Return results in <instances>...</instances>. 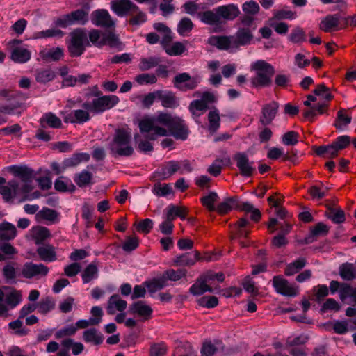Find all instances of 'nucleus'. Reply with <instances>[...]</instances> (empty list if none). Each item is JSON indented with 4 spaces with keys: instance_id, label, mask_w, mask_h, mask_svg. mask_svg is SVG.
Returning a JSON list of instances; mask_svg holds the SVG:
<instances>
[{
    "instance_id": "a211bd4d",
    "label": "nucleus",
    "mask_w": 356,
    "mask_h": 356,
    "mask_svg": "<svg viewBox=\"0 0 356 356\" xmlns=\"http://www.w3.org/2000/svg\"><path fill=\"white\" fill-rule=\"evenodd\" d=\"M10 172L23 182H32L35 178V171L26 165H11Z\"/></svg>"
},
{
    "instance_id": "49530a36",
    "label": "nucleus",
    "mask_w": 356,
    "mask_h": 356,
    "mask_svg": "<svg viewBox=\"0 0 356 356\" xmlns=\"http://www.w3.org/2000/svg\"><path fill=\"white\" fill-rule=\"evenodd\" d=\"M339 275L344 280H353L356 278V269L353 264L344 263L339 268Z\"/></svg>"
},
{
    "instance_id": "412c9836",
    "label": "nucleus",
    "mask_w": 356,
    "mask_h": 356,
    "mask_svg": "<svg viewBox=\"0 0 356 356\" xmlns=\"http://www.w3.org/2000/svg\"><path fill=\"white\" fill-rule=\"evenodd\" d=\"M312 148L315 155L323 159H334L339 155L332 143L329 145H314Z\"/></svg>"
},
{
    "instance_id": "6ab92c4d",
    "label": "nucleus",
    "mask_w": 356,
    "mask_h": 356,
    "mask_svg": "<svg viewBox=\"0 0 356 356\" xmlns=\"http://www.w3.org/2000/svg\"><path fill=\"white\" fill-rule=\"evenodd\" d=\"M130 312L142 317L144 321L149 320L152 316L153 309L145 302L138 300L132 303L129 307Z\"/></svg>"
},
{
    "instance_id": "cd10ccee",
    "label": "nucleus",
    "mask_w": 356,
    "mask_h": 356,
    "mask_svg": "<svg viewBox=\"0 0 356 356\" xmlns=\"http://www.w3.org/2000/svg\"><path fill=\"white\" fill-rule=\"evenodd\" d=\"M206 292L213 293V289L209 284H207L199 276L189 288V293L193 296H197L203 295Z\"/></svg>"
},
{
    "instance_id": "473e14b6",
    "label": "nucleus",
    "mask_w": 356,
    "mask_h": 356,
    "mask_svg": "<svg viewBox=\"0 0 356 356\" xmlns=\"http://www.w3.org/2000/svg\"><path fill=\"white\" fill-rule=\"evenodd\" d=\"M197 17L201 22L207 25H219L222 24L220 21L218 12L213 10H206L197 13Z\"/></svg>"
},
{
    "instance_id": "f3484780",
    "label": "nucleus",
    "mask_w": 356,
    "mask_h": 356,
    "mask_svg": "<svg viewBox=\"0 0 356 356\" xmlns=\"http://www.w3.org/2000/svg\"><path fill=\"white\" fill-rule=\"evenodd\" d=\"M203 258L201 257L200 252L195 250L193 252H186L177 256L174 259V265L176 266H191L195 264L197 261H202Z\"/></svg>"
},
{
    "instance_id": "de8ad7c7",
    "label": "nucleus",
    "mask_w": 356,
    "mask_h": 356,
    "mask_svg": "<svg viewBox=\"0 0 356 356\" xmlns=\"http://www.w3.org/2000/svg\"><path fill=\"white\" fill-rule=\"evenodd\" d=\"M97 277L98 268L94 262L88 265L81 274L82 280L84 284L91 282L92 280L97 278Z\"/></svg>"
},
{
    "instance_id": "0eeeda50",
    "label": "nucleus",
    "mask_w": 356,
    "mask_h": 356,
    "mask_svg": "<svg viewBox=\"0 0 356 356\" xmlns=\"http://www.w3.org/2000/svg\"><path fill=\"white\" fill-rule=\"evenodd\" d=\"M172 83L174 86L180 91L186 92L196 88L200 83V79L197 76H191L187 72H182L174 77Z\"/></svg>"
},
{
    "instance_id": "f8f14e48",
    "label": "nucleus",
    "mask_w": 356,
    "mask_h": 356,
    "mask_svg": "<svg viewBox=\"0 0 356 356\" xmlns=\"http://www.w3.org/2000/svg\"><path fill=\"white\" fill-rule=\"evenodd\" d=\"M214 11L218 12L220 21H222V19L224 21H233L241 14L238 6L234 3L218 6L214 8Z\"/></svg>"
},
{
    "instance_id": "e433bc0d",
    "label": "nucleus",
    "mask_w": 356,
    "mask_h": 356,
    "mask_svg": "<svg viewBox=\"0 0 356 356\" xmlns=\"http://www.w3.org/2000/svg\"><path fill=\"white\" fill-rule=\"evenodd\" d=\"M306 264L307 261L304 257H300L296 259L293 262L286 265L284 269V275L286 276H291L296 274L305 266Z\"/></svg>"
},
{
    "instance_id": "8fccbe9b",
    "label": "nucleus",
    "mask_w": 356,
    "mask_h": 356,
    "mask_svg": "<svg viewBox=\"0 0 356 356\" xmlns=\"http://www.w3.org/2000/svg\"><path fill=\"white\" fill-rule=\"evenodd\" d=\"M198 306L207 309H213L219 304L218 298L214 296H203L196 300Z\"/></svg>"
},
{
    "instance_id": "5fc2aeb1",
    "label": "nucleus",
    "mask_w": 356,
    "mask_h": 356,
    "mask_svg": "<svg viewBox=\"0 0 356 356\" xmlns=\"http://www.w3.org/2000/svg\"><path fill=\"white\" fill-rule=\"evenodd\" d=\"M288 38L290 42L294 44L302 43L307 41L305 31L300 26L294 28L289 35Z\"/></svg>"
},
{
    "instance_id": "a19ab883",
    "label": "nucleus",
    "mask_w": 356,
    "mask_h": 356,
    "mask_svg": "<svg viewBox=\"0 0 356 356\" xmlns=\"http://www.w3.org/2000/svg\"><path fill=\"white\" fill-rule=\"evenodd\" d=\"M209 127L208 130L213 134L218 131L220 126V118L218 110L214 107L213 111L208 113Z\"/></svg>"
},
{
    "instance_id": "13d9d810",
    "label": "nucleus",
    "mask_w": 356,
    "mask_h": 356,
    "mask_svg": "<svg viewBox=\"0 0 356 356\" xmlns=\"http://www.w3.org/2000/svg\"><path fill=\"white\" fill-rule=\"evenodd\" d=\"M330 213L327 218L334 224H341L346 221V215L341 209L329 207Z\"/></svg>"
},
{
    "instance_id": "37998d69",
    "label": "nucleus",
    "mask_w": 356,
    "mask_h": 356,
    "mask_svg": "<svg viewBox=\"0 0 356 356\" xmlns=\"http://www.w3.org/2000/svg\"><path fill=\"white\" fill-rule=\"evenodd\" d=\"M65 33L60 29H49L45 31H37L33 34L34 39L58 38H61Z\"/></svg>"
},
{
    "instance_id": "dca6fc26",
    "label": "nucleus",
    "mask_w": 356,
    "mask_h": 356,
    "mask_svg": "<svg viewBox=\"0 0 356 356\" xmlns=\"http://www.w3.org/2000/svg\"><path fill=\"white\" fill-rule=\"evenodd\" d=\"M278 108L279 104L275 101L265 104L261 109L262 115L259 120L261 124L264 126L270 124L276 117Z\"/></svg>"
},
{
    "instance_id": "c85d7f7f",
    "label": "nucleus",
    "mask_w": 356,
    "mask_h": 356,
    "mask_svg": "<svg viewBox=\"0 0 356 356\" xmlns=\"http://www.w3.org/2000/svg\"><path fill=\"white\" fill-rule=\"evenodd\" d=\"M39 122L42 128H46L47 126L54 129H60L62 127L61 120L51 112L45 113L40 119Z\"/></svg>"
},
{
    "instance_id": "393cba45",
    "label": "nucleus",
    "mask_w": 356,
    "mask_h": 356,
    "mask_svg": "<svg viewBox=\"0 0 356 356\" xmlns=\"http://www.w3.org/2000/svg\"><path fill=\"white\" fill-rule=\"evenodd\" d=\"M339 24V15L338 14L328 15L323 19L319 24V29L325 33H330L337 30Z\"/></svg>"
},
{
    "instance_id": "9b49d317",
    "label": "nucleus",
    "mask_w": 356,
    "mask_h": 356,
    "mask_svg": "<svg viewBox=\"0 0 356 356\" xmlns=\"http://www.w3.org/2000/svg\"><path fill=\"white\" fill-rule=\"evenodd\" d=\"M49 273V268L43 264H36L31 261L26 262L22 270L24 277L31 279L33 277L40 275L46 276Z\"/></svg>"
},
{
    "instance_id": "c756f323",
    "label": "nucleus",
    "mask_w": 356,
    "mask_h": 356,
    "mask_svg": "<svg viewBox=\"0 0 356 356\" xmlns=\"http://www.w3.org/2000/svg\"><path fill=\"white\" fill-rule=\"evenodd\" d=\"M17 229L15 225L9 222L0 223V241H10L15 238Z\"/></svg>"
},
{
    "instance_id": "0e129e2a",
    "label": "nucleus",
    "mask_w": 356,
    "mask_h": 356,
    "mask_svg": "<svg viewBox=\"0 0 356 356\" xmlns=\"http://www.w3.org/2000/svg\"><path fill=\"white\" fill-rule=\"evenodd\" d=\"M102 33L97 29H92L88 32V38L90 44L98 48L102 47Z\"/></svg>"
},
{
    "instance_id": "680f3d73",
    "label": "nucleus",
    "mask_w": 356,
    "mask_h": 356,
    "mask_svg": "<svg viewBox=\"0 0 356 356\" xmlns=\"http://www.w3.org/2000/svg\"><path fill=\"white\" fill-rule=\"evenodd\" d=\"M218 352V348L210 339H207L202 343L200 356H213Z\"/></svg>"
},
{
    "instance_id": "2eb2a0df",
    "label": "nucleus",
    "mask_w": 356,
    "mask_h": 356,
    "mask_svg": "<svg viewBox=\"0 0 356 356\" xmlns=\"http://www.w3.org/2000/svg\"><path fill=\"white\" fill-rule=\"evenodd\" d=\"M91 22L93 24L102 27H111L114 22L107 10L97 9L91 13Z\"/></svg>"
},
{
    "instance_id": "c9c22d12",
    "label": "nucleus",
    "mask_w": 356,
    "mask_h": 356,
    "mask_svg": "<svg viewBox=\"0 0 356 356\" xmlns=\"http://www.w3.org/2000/svg\"><path fill=\"white\" fill-rule=\"evenodd\" d=\"M240 211H245V214L250 213V220L257 223L261 219V213L259 209L254 208L253 204L249 202H242Z\"/></svg>"
},
{
    "instance_id": "3c124183",
    "label": "nucleus",
    "mask_w": 356,
    "mask_h": 356,
    "mask_svg": "<svg viewBox=\"0 0 356 356\" xmlns=\"http://www.w3.org/2000/svg\"><path fill=\"white\" fill-rule=\"evenodd\" d=\"M346 110L340 108L337 114V118L334 126L337 129H342L343 126H347L350 124L352 118L346 114Z\"/></svg>"
},
{
    "instance_id": "20e7f679",
    "label": "nucleus",
    "mask_w": 356,
    "mask_h": 356,
    "mask_svg": "<svg viewBox=\"0 0 356 356\" xmlns=\"http://www.w3.org/2000/svg\"><path fill=\"white\" fill-rule=\"evenodd\" d=\"M66 45L71 58L81 56L86 48L91 46L86 29L76 28L71 31L69 33V39L66 40Z\"/></svg>"
},
{
    "instance_id": "f704fd0d",
    "label": "nucleus",
    "mask_w": 356,
    "mask_h": 356,
    "mask_svg": "<svg viewBox=\"0 0 356 356\" xmlns=\"http://www.w3.org/2000/svg\"><path fill=\"white\" fill-rule=\"evenodd\" d=\"M187 275V270L185 268H179L177 270H175L172 268L168 269L165 270L161 277L166 284L167 281H179L181 278L185 277Z\"/></svg>"
},
{
    "instance_id": "6e6552de",
    "label": "nucleus",
    "mask_w": 356,
    "mask_h": 356,
    "mask_svg": "<svg viewBox=\"0 0 356 356\" xmlns=\"http://www.w3.org/2000/svg\"><path fill=\"white\" fill-rule=\"evenodd\" d=\"M111 9L118 17L131 15L132 11H137L138 6L131 0H112Z\"/></svg>"
},
{
    "instance_id": "79ce46f5",
    "label": "nucleus",
    "mask_w": 356,
    "mask_h": 356,
    "mask_svg": "<svg viewBox=\"0 0 356 356\" xmlns=\"http://www.w3.org/2000/svg\"><path fill=\"white\" fill-rule=\"evenodd\" d=\"M73 179L79 187L83 188L92 184V174L86 170H83L79 173L75 174Z\"/></svg>"
},
{
    "instance_id": "e2e57ef3",
    "label": "nucleus",
    "mask_w": 356,
    "mask_h": 356,
    "mask_svg": "<svg viewBox=\"0 0 356 356\" xmlns=\"http://www.w3.org/2000/svg\"><path fill=\"white\" fill-rule=\"evenodd\" d=\"M329 227L322 222L316 223L310 229L309 232L317 239L319 236H325L329 233Z\"/></svg>"
},
{
    "instance_id": "4d7b16f0",
    "label": "nucleus",
    "mask_w": 356,
    "mask_h": 356,
    "mask_svg": "<svg viewBox=\"0 0 356 356\" xmlns=\"http://www.w3.org/2000/svg\"><path fill=\"white\" fill-rule=\"evenodd\" d=\"M61 346L66 348H72V352L74 355L81 354L84 350V346L81 342H74L70 338L62 340Z\"/></svg>"
},
{
    "instance_id": "aec40b11",
    "label": "nucleus",
    "mask_w": 356,
    "mask_h": 356,
    "mask_svg": "<svg viewBox=\"0 0 356 356\" xmlns=\"http://www.w3.org/2000/svg\"><path fill=\"white\" fill-rule=\"evenodd\" d=\"M329 104L326 102L318 103L312 106V109H304L302 111V116L305 120L313 122L316 120L318 114H327Z\"/></svg>"
},
{
    "instance_id": "4be33fe9",
    "label": "nucleus",
    "mask_w": 356,
    "mask_h": 356,
    "mask_svg": "<svg viewBox=\"0 0 356 356\" xmlns=\"http://www.w3.org/2000/svg\"><path fill=\"white\" fill-rule=\"evenodd\" d=\"M180 169V164L177 161H170L164 166L156 171L157 177L161 180L169 179Z\"/></svg>"
},
{
    "instance_id": "6e6d98bb",
    "label": "nucleus",
    "mask_w": 356,
    "mask_h": 356,
    "mask_svg": "<svg viewBox=\"0 0 356 356\" xmlns=\"http://www.w3.org/2000/svg\"><path fill=\"white\" fill-rule=\"evenodd\" d=\"M55 307V302L52 298L46 297L40 300L37 304L38 312L42 314H47Z\"/></svg>"
},
{
    "instance_id": "a18cd8bd",
    "label": "nucleus",
    "mask_w": 356,
    "mask_h": 356,
    "mask_svg": "<svg viewBox=\"0 0 356 356\" xmlns=\"http://www.w3.org/2000/svg\"><path fill=\"white\" fill-rule=\"evenodd\" d=\"M49 237H51V232L46 227L37 226L33 228V238L35 244H42Z\"/></svg>"
},
{
    "instance_id": "09e8293b",
    "label": "nucleus",
    "mask_w": 356,
    "mask_h": 356,
    "mask_svg": "<svg viewBox=\"0 0 356 356\" xmlns=\"http://www.w3.org/2000/svg\"><path fill=\"white\" fill-rule=\"evenodd\" d=\"M218 198V194L214 191H211L207 195L203 196L200 198L202 205L206 207L209 211L213 212L216 211L214 204Z\"/></svg>"
},
{
    "instance_id": "69168bd1",
    "label": "nucleus",
    "mask_w": 356,
    "mask_h": 356,
    "mask_svg": "<svg viewBox=\"0 0 356 356\" xmlns=\"http://www.w3.org/2000/svg\"><path fill=\"white\" fill-rule=\"evenodd\" d=\"M64 56L63 49L60 47L49 49L43 56L46 60L58 61Z\"/></svg>"
},
{
    "instance_id": "423d86ee",
    "label": "nucleus",
    "mask_w": 356,
    "mask_h": 356,
    "mask_svg": "<svg viewBox=\"0 0 356 356\" xmlns=\"http://www.w3.org/2000/svg\"><path fill=\"white\" fill-rule=\"evenodd\" d=\"M233 160L242 177H252L256 172L254 162L250 161L248 154L244 152H237L233 156Z\"/></svg>"
},
{
    "instance_id": "c03bdc74",
    "label": "nucleus",
    "mask_w": 356,
    "mask_h": 356,
    "mask_svg": "<svg viewBox=\"0 0 356 356\" xmlns=\"http://www.w3.org/2000/svg\"><path fill=\"white\" fill-rule=\"evenodd\" d=\"M35 80L40 83H47L56 77L55 72L50 68L40 69L35 72Z\"/></svg>"
},
{
    "instance_id": "7ed1b4c3",
    "label": "nucleus",
    "mask_w": 356,
    "mask_h": 356,
    "mask_svg": "<svg viewBox=\"0 0 356 356\" xmlns=\"http://www.w3.org/2000/svg\"><path fill=\"white\" fill-rule=\"evenodd\" d=\"M90 5L86 3L81 8L72 10L67 14L56 17L53 21V24L56 28L66 29L73 25H86L90 20Z\"/></svg>"
},
{
    "instance_id": "bf43d9fd",
    "label": "nucleus",
    "mask_w": 356,
    "mask_h": 356,
    "mask_svg": "<svg viewBox=\"0 0 356 356\" xmlns=\"http://www.w3.org/2000/svg\"><path fill=\"white\" fill-rule=\"evenodd\" d=\"M332 144L336 150L339 153L346 149L351 144V137L348 135H341L337 137L333 141Z\"/></svg>"
},
{
    "instance_id": "f03ea898",
    "label": "nucleus",
    "mask_w": 356,
    "mask_h": 356,
    "mask_svg": "<svg viewBox=\"0 0 356 356\" xmlns=\"http://www.w3.org/2000/svg\"><path fill=\"white\" fill-rule=\"evenodd\" d=\"M157 123L167 127L168 135H171L177 140H185L187 139L189 131L184 121L178 116H172L170 113H160L156 118Z\"/></svg>"
},
{
    "instance_id": "72a5a7b5",
    "label": "nucleus",
    "mask_w": 356,
    "mask_h": 356,
    "mask_svg": "<svg viewBox=\"0 0 356 356\" xmlns=\"http://www.w3.org/2000/svg\"><path fill=\"white\" fill-rule=\"evenodd\" d=\"M90 157V154L86 152L74 153L71 157L64 159L62 164L64 165V168L74 167L82 161H88Z\"/></svg>"
},
{
    "instance_id": "4c0bfd02",
    "label": "nucleus",
    "mask_w": 356,
    "mask_h": 356,
    "mask_svg": "<svg viewBox=\"0 0 356 356\" xmlns=\"http://www.w3.org/2000/svg\"><path fill=\"white\" fill-rule=\"evenodd\" d=\"M11 59L19 63H26L31 58V52L27 49L15 47L12 50Z\"/></svg>"
},
{
    "instance_id": "864d4df0",
    "label": "nucleus",
    "mask_w": 356,
    "mask_h": 356,
    "mask_svg": "<svg viewBox=\"0 0 356 356\" xmlns=\"http://www.w3.org/2000/svg\"><path fill=\"white\" fill-rule=\"evenodd\" d=\"M143 284L147 287L149 293H154L166 286L161 276L159 278H153L145 281Z\"/></svg>"
},
{
    "instance_id": "7c9ffc66",
    "label": "nucleus",
    "mask_w": 356,
    "mask_h": 356,
    "mask_svg": "<svg viewBox=\"0 0 356 356\" xmlns=\"http://www.w3.org/2000/svg\"><path fill=\"white\" fill-rule=\"evenodd\" d=\"M83 339L86 343H92L98 346L103 343L104 335L96 328H90L85 330L83 333Z\"/></svg>"
},
{
    "instance_id": "052dcab7",
    "label": "nucleus",
    "mask_w": 356,
    "mask_h": 356,
    "mask_svg": "<svg viewBox=\"0 0 356 356\" xmlns=\"http://www.w3.org/2000/svg\"><path fill=\"white\" fill-rule=\"evenodd\" d=\"M152 192L158 197H166L173 193L172 187L168 184L156 183L152 188Z\"/></svg>"
},
{
    "instance_id": "2f4dec72",
    "label": "nucleus",
    "mask_w": 356,
    "mask_h": 356,
    "mask_svg": "<svg viewBox=\"0 0 356 356\" xmlns=\"http://www.w3.org/2000/svg\"><path fill=\"white\" fill-rule=\"evenodd\" d=\"M208 43L212 46H216L220 50H228L232 47V40L230 37L222 36H211L208 40Z\"/></svg>"
},
{
    "instance_id": "603ef678",
    "label": "nucleus",
    "mask_w": 356,
    "mask_h": 356,
    "mask_svg": "<svg viewBox=\"0 0 356 356\" xmlns=\"http://www.w3.org/2000/svg\"><path fill=\"white\" fill-rule=\"evenodd\" d=\"M200 276L207 284H211L214 280L222 283L225 279V274L222 272L215 273L212 270H208Z\"/></svg>"
},
{
    "instance_id": "b1692460",
    "label": "nucleus",
    "mask_w": 356,
    "mask_h": 356,
    "mask_svg": "<svg viewBox=\"0 0 356 356\" xmlns=\"http://www.w3.org/2000/svg\"><path fill=\"white\" fill-rule=\"evenodd\" d=\"M173 356H197L192 344L188 341H177L173 351Z\"/></svg>"
},
{
    "instance_id": "bb28decb",
    "label": "nucleus",
    "mask_w": 356,
    "mask_h": 356,
    "mask_svg": "<svg viewBox=\"0 0 356 356\" xmlns=\"http://www.w3.org/2000/svg\"><path fill=\"white\" fill-rule=\"evenodd\" d=\"M54 188L59 193H74L76 191V186L70 179L65 176H60L55 180Z\"/></svg>"
},
{
    "instance_id": "f257e3e1",
    "label": "nucleus",
    "mask_w": 356,
    "mask_h": 356,
    "mask_svg": "<svg viewBox=\"0 0 356 356\" xmlns=\"http://www.w3.org/2000/svg\"><path fill=\"white\" fill-rule=\"evenodd\" d=\"M131 135L124 128H118L111 142L109 143L108 149L113 156H131L134 154V148L130 145Z\"/></svg>"
},
{
    "instance_id": "58836bf2",
    "label": "nucleus",
    "mask_w": 356,
    "mask_h": 356,
    "mask_svg": "<svg viewBox=\"0 0 356 356\" xmlns=\"http://www.w3.org/2000/svg\"><path fill=\"white\" fill-rule=\"evenodd\" d=\"M37 253L42 261L51 262L56 260L54 248L51 245L38 248Z\"/></svg>"
},
{
    "instance_id": "9d476101",
    "label": "nucleus",
    "mask_w": 356,
    "mask_h": 356,
    "mask_svg": "<svg viewBox=\"0 0 356 356\" xmlns=\"http://www.w3.org/2000/svg\"><path fill=\"white\" fill-rule=\"evenodd\" d=\"M273 286L276 292L282 296L294 297L298 295L297 289L291 286L287 280L281 275H276L273 277Z\"/></svg>"
},
{
    "instance_id": "a878e982",
    "label": "nucleus",
    "mask_w": 356,
    "mask_h": 356,
    "mask_svg": "<svg viewBox=\"0 0 356 356\" xmlns=\"http://www.w3.org/2000/svg\"><path fill=\"white\" fill-rule=\"evenodd\" d=\"M157 99L161 102V104L165 108H175L178 106V102L175 94L171 91L156 90Z\"/></svg>"
},
{
    "instance_id": "5701e85b",
    "label": "nucleus",
    "mask_w": 356,
    "mask_h": 356,
    "mask_svg": "<svg viewBox=\"0 0 356 356\" xmlns=\"http://www.w3.org/2000/svg\"><path fill=\"white\" fill-rule=\"evenodd\" d=\"M165 216L170 220H175L177 218L184 220L186 218L188 210L185 207H179L173 204H170L164 210Z\"/></svg>"
},
{
    "instance_id": "338daca9",
    "label": "nucleus",
    "mask_w": 356,
    "mask_h": 356,
    "mask_svg": "<svg viewBox=\"0 0 356 356\" xmlns=\"http://www.w3.org/2000/svg\"><path fill=\"white\" fill-rule=\"evenodd\" d=\"M139 243L138 236H127L122 245V248L124 252H131L138 248Z\"/></svg>"
},
{
    "instance_id": "1a4fd4ad",
    "label": "nucleus",
    "mask_w": 356,
    "mask_h": 356,
    "mask_svg": "<svg viewBox=\"0 0 356 356\" xmlns=\"http://www.w3.org/2000/svg\"><path fill=\"white\" fill-rule=\"evenodd\" d=\"M119 102L120 99L116 95H102L99 98H95L93 104L95 113H102L107 110H110L116 106Z\"/></svg>"
},
{
    "instance_id": "ea45409f",
    "label": "nucleus",
    "mask_w": 356,
    "mask_h": 356,
    "mask_svg": "<svg viewBox=\"0 0 356 356\" xmlns=\"http://www.w3.org/2000/svg\"><path fill=\"white\" fill-rule=\"evenodd\" d=\"M58 213L56 210L48 207H43L35 215V219L38 222H40L41 220H46L54 222L58 219Z\"/></svg>"
},
{
    "instance_id": "4468645a",
    "label": "nucleus",
    "mask_w": 356,
    "mask_h": 356,
    "mask_svg": "<svg viewBox=\"0 0 356 356\" xmlns=\"http://www.w3.org/2000/svg\"><path fill=\"white\" fill-rule=\"evenodd\" d=\"M241 203L242 202L239 200L238 196L229 197L218 204L215 211L221 216H224L229 213L232 210L240 211Z\"/></svg>"
},
{
    "instance_id": "774afa93",
    "label": "nucleus",
    "mask_w": 356,
    "mask_h": 356,
    "mask_svg": "<svg viewBox=\"0 0 356 356\" xmlns=\"http://www.w3.org/2000/svg\"><path fill=\"white\" fill-rule=\"evenodd\" d=\"M168 347L164 342L154 343L149 348V356H165Z\"/></svg>"
},
{
    "instance_id": "39448f33",
    "label": "nucleus",
    "mask_w": 356,
    "mask_h": 356,
    "mask_svg": "<svg viewBox=\"0 0 356 356\" xmlns=\"http://www.w3.org/2000/svg\"><path fill=\"white\" fill-rule=\"evenodd\" d=\"M256 74L251 78L252 86L255 88L270 87L272 85V78L275 74L274 67L264 60L254 62L252 66Z\"/></svg>"
},
{
    "instance_id": "ddd939ff",
    "label": "nucleus",
    "mask_w": 356,
    "mask_h": 356,
    "mask_svg": "<svg viewBox=\"0 0 356 356\" xmlns=\"http://www.w3.org/2000/svg\"><path fill=\"white\" fill-rule=\"evenodd\" d=\"M254 36L250 28H240L232 37L233 48L247 46L252 43Z\"/></svg>"
}]
</instances>
